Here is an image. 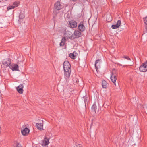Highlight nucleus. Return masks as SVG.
Returning <instances> with one entry per match:
<instances>
[{
	"label": "nucleus",
	"instance_id": "13",
	"mask_svg": "<svg viewBox=\"0 0 147 147\" xmlns=\"http://www.w3.org/2000/svg\"><path fill=\"white\" fill-rule=\"evenodd\" d=\"M29 131V129L26 127L21 131L22 134L23 135L26 136L28 134Z\"/></svg>",
	"mask_w": 147,
	"mask_h": 147
},
{
	"label": "nucleus",
	"instance_id": "24",
	"mask_svg": "<svg viewBox=\"0 0 147 147\" xmlns=\"http://www.w3.org/2000/svg\"><path fill=\"white\" fill-rule=\"evenodd\" d=\"M121 24V20H118L117 23L116 24V25L117 26H118V27H119V26H120V25Z\"/></svg>",
	"mask_w": 147,
	"mask_h": 147
},
{
	"label": "nucleus",
	"instance_id": "11",
	"mask_svg": "<svg viewBox=\"0 0 147 147\" xmlns=\"http://www.w3.org/2000/svg\"><path fill=\"white\" fill-rule=\"evenodd\" d=\"M62 5L61 4L60 2H57L55 4V7L57 10H60L62 8Z\"/></svg>",
	"mask_w": 147,
	"mask_h": 147
},
{
	"label": "nucleus",
	"instance_id": "25",
	"mask_svg": "<svg viewBox=\"0 0 147 147\" xmlns=\"http://www.w3.org/2000/svg\"><path fill=\"white\" fill-rule=\"evenodd\" d=\"M111 28L113 29H115L117 28L118 27V26H117L116 24L112 25L111 26Z\"/></svg>",
	"mask_w": 147,
	"mask_h": 147
},
{
	"label": "nucleus",
	"instance_id": "33",
	"mask_svg": "<svg viewBox=\"0 0 147 147\" xmlns=\"http://www.w3.org/2000/svg\"><path fill=\"white\" fill-rule=\"evenodd\" d=\"M145 63H147V61H146V62H145Z\"/></svg>",
	"mask_w": 147,
	"mask_h": 147
},
{
	"label": "nucleus",
	"instance_id": "29",
	"mask_svg": "<svg viewBox=\"0 0 147 147\" xmlns=\"http://www.w3.org/2000/svg\"><path fill=\"white\" fill-rule=\"evenodd\" d=\"M16 147H22L21 145L18 143H16Z\"/></svg>",
	"mask_w": 147,
	"mask_h": 147
},
{
	"label": "nucleus",
	"instance_id": "23",
	"mask_svg": "<svg viewBox=\"0 0 147 147\" xmlns=\"http://www.w3.org/2000/svg\"><path fill=\"white\" fill-rule=\"evenodd\" d=\"M73 83L74 84H77L79 82L78 79L76 77H73Z\"/></svg>",
	"mask_w": 147,
	"mask_h": 147
},
{
	"label": "nucleus",
	"instance_id": "31",
	"mask_svg": "<svg viewBox=\"0 0 147 147\" xmlns=\"http://www.w3.org/2000/svg\"><path fill=\"white\" fill-rule=\"evenodd\" d=\"M19 2H15L14 3H13V5H15V4H16V5H18L19 4Z\"/></svg>",
	"mask_w": 147,
	"mask_h": 147
},
{
	"label": "nucleus",
	"instance_id": "3",
	"mask_svg": "<svg viewBox=\"0 0 147 147\" xmlns=\"http://www.w3.org/2000/svg\"><path fill=\"white\" fill-rule=\"evenodd\" d=\"M63 68L64 71L71 70V65L68 61H65L63 64Z\"/></svg>",
	"mask_w": 147,
	"mask_h": 147
},
{
	"label": "nucleus",
	"instance_id": "10",
	"mask_svg": "<svg viewBox=\"0 0 147 147\" xmlns=\"http://www.w3.org/2000/svg\"><path fill=\"white\" fill-rule=\"evenodd\" d=\"M71 28H76L77 26V23L75 21L71 20L69 22Z\"/></svg>",
	"mask_w": 147,
	"mask_h": 147
},
{
	"label": "nucleus",
	"instance_id": "27",
	"mask_svg": "<svg viewBox=\"0 0 147 147\" xmlns=\"http://www.w3.org/2000/svg\"><path fill=\"white\" fill-rule=\"evenodd\" d=\"M83 97L84 98V102H85V105H86V102H87V98H88V97L87 96H85L84 97Z\"/></svg>",
	"mask_w": 147,
	"mask_h": 147
},
{
	"label": "nucleus",
	"instance_id": "6",
	"mask_svg": "<svg viewBox=\"0 0 147 147\" xmlns=\"http://www.w3.org/2000/svg\"><path fill=\"white\" fill-rule=\"evenodd\" d=\"M144 23L146 24L145 28L143 31V34L142 35V37H144L146 35L147 33V16L144 18Z\"/></svg>",
	"mask_w": 147,
	"mask_h": 147
},
{
	"label": "nucleus",
	"instance_id": "16",
	"mask_svg": "<svg viewBox=\"0 0 147 147\" xmlns=\"http://www.w3.org/2000/svg\"><path fill=\"white\" fill-rule=\"evenodd\" d=\"M97 109V107L95 104H94L91 107V112L94 113H96V110Z\"/></svg>",
	"mask_w": 147,
	"mask_h": 147
},
{
	"label": "nucleus",
	"instance_id": "28",
	"mask_svg": "<svg viewBox=\"0 0 147 147\" xmlns=\"http://www.w3.org/2000/svg\"><path fill=\"white\" fill-rule=\"evenodd\" d=\"M124 58L128 60H131L129 58V57L128 56H124Z\"/></svg>",
	"mask_w": 147,
	"mask_h": 147
},
{
	"label": "nucleus",
	"instance_id": "1",
	"mask_svg": "<svg viewBox=\"0 0 147 147\" xmlns=\"http://www.w3.org/2000/svg\"><path fill=\"white\" fill-rule=\"evenodd\" d=\"M117 75V72L115 69H113L111 72V79L112 82L116 85L115 82L117 80L116 76Z\"/></svg>",
	"mask_w": 147,
	"mask_h": 147
},
{
	"label": "nucleus",
	"instance_id": "26",
	"mask_svg": "<svg viewBox=\"0 0 147 147\" xmlns=\"http://www.w3.org/2000/svg\"><path fill=\"white\" fill-rule=\"evenodd\" d=\"M18 6V5L15 4L13 5V4L12 5L10 6V8H9V9H11L12 8H14L15 7H17Z\"/></svg>",
	"mask_w": 147,
	"mask_h": 147
},
{
	"label": "nucleus",
	"instance_id": "30",
	"mask_svg": "<svg viewBox=\"0 0 147 147\" xmlns=\"http://www.w3.org/2000/svg\"><path fill=\"white\" fill-rule=\"evenodd\" d=\"M74 147H82V146L80 144H77Z\"/></svg>",
	"mask_w": 147,
	"mask_h": 147
},
{
	"label": "nucleus",
	"instance_id": "15",
	"mask_svg": "<svg viewBox=\"0 0 147 147\" xmlns=\"http://www.w3.org/2000/svg\"><path fill=\"white\" fill-rule=\"evenodd\" d=\"M36 126L38 129L40 130L43 129V124L41 123H38L36 124Z\"/></svg>",
	"mask_w": 147,
	"mask_h": 147
},
{
	"label": "nucleus",
	"instance_id": "7",
	"mask_svg": "<svg viewBox=\"0 0 147 147\" xmlns=\"http://www.w3.org/2000/svg\"><path fill=\"white\" fill-rule=\"evenodd\" d=\"M101 61L100 59L96 60L95 64V66L97 71H98V68L100 67Z\"/></svg>",
	"mask_w": 147,
	"mask_h": 147
},
{
	"label": "nucleus",
	"instance_id": "21",
	"mask_svg": "<svg viewBox=\"0 0 147 147\" xmlns=\"http://www.w3.org/2000/svg\"><path fill=\"white\" fill-rule=\"evenodd\" d=\"M25 17L24 14L23 13L21 12L19 16V21H21V19H22Z\"/></svg>",
	"mask_w": 147,
	"mask_h": 147
},
{
	"label": "nucleus",
	"instance_id": "20",
	"mask_svg": "<svg viewBox=\"0 0 147 147\" xmlns=\"http://www.w3.org/2000/svg\"><path fill=\"white\" fill-rule=\"evenodd\" d=\"M102 85L103 88H105L107 86V83L105 80H103L102 81Z\"/></svg>",
	"mask_w": 147,
	"mask_h": 147
},
{
	"label": "nucleus",
	"instance_id": "12",
	"mask_svg": "<svg viewBox=\"0 0 147 147\" xmlns=\"http://www.w3.org/2000/svg\"><path fill=\"white\" fill-rule=\"evenodd\" d=\"M9 67L13 71H19L18 66L17 64H14L12 65H10Z\"/></svg>",
	"mask_w": 147,
	"mask_h": 147
},
{
	"label": "nucleus",
	"instance_id": "4",
	"mask_svg": "<svg viewBox=\"0 0 147 147\" xmlns=\"http://www.w3.org/2000/svg\"><path fill=\"white\" fill-rule=\"evenodd\" d=\"M71 70H67L64 71V78L66 81H69L71 73Z\"/></svg>",
	"mask_w": 147,
	"mask_h": 147
},
{
	"label": "nucleus",
	"instance_id": "18",
	"mask_svg": "<svg viewBox=\"0 0 147 147\" xmlns=\"http://www.w3.org/2000/svg\"><path fill=\"white\" fill-rule=\"evenodd\" d=\"M77 54L76 52L74 51L73 53H70L69 54V57L72 59H75L76 58V56H77Z\"/></svg>",
	"mask_w": 147,
	"mask_h": 147
},
{
	"label": "nucleus",
	"instance_id": "22",
	"mask_svg": "<svg viewBox=\"0 0 147 147\" xmlns=\"http://www.w3.org/2000/svg\"><path fill=\"white\" fill-rule=\"evenodd\" d=\"M49 138L47 137L45 138L44 140L45 142V144L46 145H47L49 144Z\"/></svg>",
	"mask_w": 147,
	"mask_h": 147
},
{
	"label": "nucleus",
	"instance_id": "19",
	"mask_svg": "<svg viewBox=\"0 0 147 147\" xmlns=\"http://www.w3.org/2000/svg\"><path fill=\"white\" fill-rule=\"evenodd\" d=\"M65 37H63L62 40L61 42L60 43V46H63L65 44Z\"/></svg>",
	"mask_w": 147,
	"mask_h": 147
},
{
	"label": "nucleus",
	"instance_id": "14",
	"mask_svg": "<svg viewBox=\"0 0 147 147\" xmlns=\"http://www.w3.org/2000/svg\"><path fill=\"white\" fill-rule=\"evenodd\" d=\"M2 64L3 65H5L6 67H7L8 66H10V65H11V61L9 59H8L4 61V62L2 63Z\"/></svg>",
	"mask_w": 147,
	"mask_h": 147
},
{
	"label": "nucleus",
	"instance_id": "5",
	"mask_svg": "<svg viewBox=\"0 0 147 147\" xmlns=\"http://www.w3.org/2000/svg\"><path fill=\"white\" fill-rule=\"evenodd\" d=\"M139 70L141 72H146L147 71V63L144 62L140 67Z\"/></svg>",
	"mask_w": 147,
	"mask_h": 147
},
{
	"label": "nucleus",
	"instance_id": "8",
	"mask_svg": "<svg viewBox=\"0 0 147 147\" xmlns=\"http://www.w3.org/2000/svg\"><path fill=\"white\" fill-rule=\"evenodd\" d=\"M23 84H21L16 88L17 90L19 93L22 94L23 93Z\"/></svg>",
	"mask_w": 147,
	"mask_h": 147
},
{
	"label": "nucleus",
	"instance_id": "9",
	"mask_svg": "<svg viewBox=\"0 0 147 147\" xmlns=\"http://www.w3.org/2000/svg\"><path fill=\"white\" fill-rule=\"evenodd\" d=\"M78 29L79 31L83 32L85 30V28L82 23L81 22L78 25Z\"/></svg>",
	"mask_w": 147,
	"mask_h": 147
},
{
	"label": "nucleus",
	"instance_id": "17",
	"mask_svg": "<svg viewBox=\"0 0 147 147\" xmlns=\"http://www.w3.org/2000/svg\"><path fill=\"white\" fill-rule=\"evenodd\" d=\"M65 35L66 37L71 39L72 34H71V32L69 31L66 32L65 33Z\"/></svg>",
	"mask_w": 147,
	"mask_h": 147
},
{
	"label": "nucleus",
	"instance_id": "32",
	"mask_svg": "<svg viewBox=\"0 0 147 147\" xmlns=\"http://www.w3.org/2000/svg\"><path fill=\"white\" fill-rule=\"evenodd\" d=\"M3 0H0V2L1 1H3Z\"/></svg>",
	"mask_w": 147,
	"mask_h": 147
},
{
	"label": "nucleus",
	"instance_id": "2",
	"mask_svg": "<svg viewBox=\"0 0 147 147\" xmlns=\"http://www.w3.org/2000/svg\"><path fill=\"white\" fill-rule=\"evenodd\" d=\"M81 35L82 33L81 32L77 30H75L74 33L72 34L71 39L73 40L75 38H78L81 37Z\"/></svg>",
	"mask_w": 147,
	"mask_h": 147
}]
</instances>
